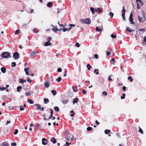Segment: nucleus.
I'll use <instances>...</instances> for the list:
<instances>
[{
    "label": "nucleus",
    "mask_w": 146,
    "mask_h": 146,
    "mask_svg": "<svg viewBox=\"0 0 146 146\" xmlns=\"http://www.w3.org/2000/svg\"><path fill=\"white\" fill-rule=\"evenodd\" d=\"M137 9H139L140 8V6H141L140 5H139V3H137Z\"/></svg>",
    "instance_id": "052dcab7"
},
{
    "label": "nucleus",
    "mask_w": 146,
    "mask_h": 146,
    "mask_svg": "<svg viewBox=\"0 0 146 146\" xmlns=\"http://www.w3.org/2000/svg\"><path fill=\"white\" fill-rule=\"evenodd\" d=\"M18 132V130L17 129H16L15 130V131L14 132V134L15 135H16L17 134Z\"/></svg>",
    "instance_id": "37998d69"
},
{
    "label": "nucleus",
    "mask_w": 146,
    "mask_h": 146,
    "mask_svg": "<svg viewBox=\"0 0 146 146\" xmlns=\"http://www.w3.org/2000/svg\"><path fill=\"white\" fill-rule=\"evenodd\" d=\"M122 11H123V12H125V11H126L125 10V7L124 6H123V7Z\"/></svg>",
    "instance_id": "338daca9"
},
{
    "label": "nucleus",
    "mask_w": 146,
    "mask_h": 146,
    "mask_svg": "<svg viewBox=\"0 0 146 146\" xmlns=\"http://www.w3.org/2000/svg\"><path fill=\"white\" fill-rule=\"evenodd\" d=\"M96 11H98L99 13H100L101 12V10L99 8H98L97 10H96Z\"/></svg>",
    "instance_id": "58836bf2"
},
{
    "label": "nucleus",
    "mask_w": 146,
    "mask_h": 146,
    "mask_svg": "<svg viewBox=\"0 0 146 146\" xmlns=\"http://www.w3.org/2000/svg\"><path fill=\"white\" fill-rule=\"evenodd\" d=\"M54 109L55 111H59V109L58 107L56 106L54 107Z\"/></svg>",
    "instance_id": "c756f323"
},
{
    "label": "nucleus",
    "mask_w": 146,
    "mask_h": 146,
    "mask_svg": "<svg viewBox=\"0 0 146 146\" xmlns=\"http://www.w3.org/2000/svg\"><path fill=\"white\" fill-rule=\"evenodd\" d=\"M109 15L111 17H113V14L111 12H110Z\"/></svg>",
    "instance_id": "de8ad7c7"
},
{
    "label": "nucleus",
    "mask_w": 146,
    "mask_h": 146,
    "mask_svg": "<svg viewBox=\"0 0 146 146\" xmlns=\"http://www.w3.org/2000/svg\"><path fill=\"white\" fill-rule=\"evenodd\" d=\"M29 67H27L26 68H25L24 69V70L25 72H28V71L29 70Z\"/></svg>",
    "instance_id": "8fccbe9b"
},
{
    "label": "nucleus",
    "mask_w": 146,
    "mask_h": 146,
    "mask_svg": "<svg viewBox=\"0 0 146 146\" xmlns=\"http://www.w3.org/2000/svg\"><path fill=\"white\" fill-rule=\"evenodd\" d=\"M26 81L24 80H23L22 79H21L20 81H19V82L21 83H23L24 82H26Z\"/></svg>",
    "instance_id": "a878e982"
},
{
    "label": "nucleus",
    "mask_w": 146,
    "mask_h": 146,
    "mask_svg": "<svg viewBox=\"0 0 146 146\" xmlns=\"http://www.w3.org/2000/svg\"><path fill=\"white\" fill-rule=\"evenodd\" d=\"M61 30H62L63 32H65L66 31H67V29L65 28L64 27L62 29H61Z\"/></svg>",
    "instance_id": "ea45409f"
},
{
    "label": "nucleus",
    "mask_w": 146,
    "mask_h": 146,
    "mask_svg": "<svg viewBox=\"0 0 146 146\" xmlns=\"http://www.w3.org/2000/svg\"><path fill=\"white\" fill-rule=\"evenodd\" d=\"M78 98H75L74 99L73 102V104H74L76 103H78Z\"/></svg>",
    "instance_id": "2eb2a0df"
},
{
    "label": "nucleus",
    "mask_w": 146,
    "mask_h": 146,
    "mask_svg": "<svg viewBox=\"0 0 146 146\" xmlns=\"http://www.w3.org/2000/svg\"><path fill=\"white\" fill-rule=\"evenodd\" d=\"M2 56L5 58H8L10 57V53L7 52H4L2 54Z\"/></svg>",
    "instance_id": "f03ea898"
},
{
    "label": "nucleus",
    "mask_w": 146,
    "mask_h": 146,
    "mask_svg": "<svg viewBox=\"0 0 146 146\" xmlns=\"http://www.w3.org/2000/svg\"><path fill=\"white\" fill-rule=\"evenodd\" d=\"M7 89V88H4V87H0V90H6Z\"/></svg>",
    "instance_id": "6e6d98bb"
},
{
    "label": "nucleus",
    "mask_w": 146,
    "mask_h": 146,
    "mask_svg": "<svg viewBox=\"0 0 146 146\" xmlns=\"http://www.w3.org/2000/svg\"><path fill=\"white\" fill-rule=\"evenodd\" d=\"M52 44V43H51L50 42H46L44 43V45L45 46H50Z\"/></svg>",
    "instance_id": "f3484780"
},
{
    "label": "nucleus",
    "mask_w": 146,
    "mask_h": 146,
    "mask_svg": "<svg viewBox=\"0 0 146 146\" xmlns=\"http://www.w3.org/2000/svg\"><path fill=\"white\" fill-rule=\"evenodd\" d=\"M112 75H110V76H109L108 79V80L109 81H111V80L112 79L111 78V77H112Z\"/></svg>",
    "instance_id": "79ce46f5"
},
{
    "label": "nucleus",
    "mask_w": 146,
    "mask_h": 146,
    "mask_svg": "<svg viewBox=\"0 0 146 146\" xmlns=\"http://www.w3.org/2000/svg\"><path fill=\"white\" fill-rule=\"evenodd\" d=\"M53 115L51 114V115L49 117L48 119H47L46 118V117L45 114H44L43 115V117H44V120H47V119L48 120H49V119L52 118L53 117V115Z\"/></svg>",
    "instance_id": "9d476101"
},
{
    "label": "nucleus",
    "mask_w": 146,
    "mask_h": 146,
    "mask_svg": "<svg viewBox=\"0 0 146 146\" xmlns=\"http://www.w3.org/2000/svg\"><path fill=\"white\" fill-rule=\"evenodd\" d=\"M1 70L2 73H5L6 72V69L5 68V67H2L1 68Z\"/></svg>",
    "instance_id": "dca6fc26"
},
{
    "label": "nucleus",
    "mask_w": 146,
    "mask_h": 146,
    "mask_svg": "<svg viewBox=\"0 0 146 146\" xmlns=\"http://www.w3.org/2000/svg\"><path fill=\"white\" fill-rule=\"evenodd\" d=\"M19 30H17L15 31V35H18L19 34Z\"/></svg>",
    "instance_id": "3c124183"
},
{
    "label": "nucleus",
    "mask_w": 146,
    "mask_h": 146,
    "mask_svg": "<svg viewBox=\"0 0 146 146\" xmlns=\"http://www.w3.org/2000/svg\"><path fill=\"white\" fill-rule=\"evenodd\" d=\"M51 38L50 37H48L47 38V40H48V42H50L51 40Z\"/></svg>",
    "instance_id": "49530a36"
},
{
    "label": "nucleus",
    "mask_w": 146,
    "mask_h": 146,
    "mask_svg": "<svg viewBox=\"0 0 146 146\" xmlns=\"http://www.w3.org/2000/svg\"><path fill=\"white\" fill-rule=\"evenodd\" d=\"M48 141L45 138H43L42 139V143L43 145H46L48 143Z\"/></svg>",
    "instance_id": "0eeeda50"
},
{
    "label": "nucleus",
    "mask_w": 146,
    "mask_h": 146,
    "mask_svg": "<svg viewBox=\"0 0 146 146\" xmlns=\"http://www.w3.org/2000/svg\"><path fill=\"white\" fill-rule=\"evenodd\" d=\"M111 37L112 38H115L116 37V36L113 34H111Z\"/></svg>",
    "instance_id": "f704fd0d"
},
{
    "label": "nucleus",
    "mask_w": 146,
    "mask_h": 146,
    "mask_svg": "<svg viewBox=\"0 0 146 146\" xmlns=\"http://www.w3.org/2000/svg\"><path fill=\"white\" fill-rule=\"evenodd\" d=\"M110 131L109 130L106 129L105 131V133L106 134H109Z\"/></svg>",
    "instance_id": "c85d7f7f"
},
{
    "label": "nucleus",
    "mask_w": 146,
    "mask_h": 146,
    "mask_svg": "<svg viewBox=\"0 0 146 146\" xmlns=\"http://www.w3.org/2000/svg\"><path fill=\"white\" fill-rule=\"evenodd\" d=\"M82 91L83 93L84 94H86V91L85 90H82Z\"/></svg>",
    "instance_id": "bf43d9fd"
},
{
    "label": "nucleus",
    "mask_w": 146,
    "mask_h": 146,
    "mask_svg": "<svg viewBox=\"0 0 146 146\" xmlns=\"http://www.w3.org/2000/svg\"><path fill=\"white\" fill-rule=\"evenodd\" d=\"M19 57V54L18 52H15L13 54V57L15 60L18 59Z\"/></svg>",
    "instance_id": "20e7f679"
},
{
    "label": "nucleus",
    "mask_w": 146,
    "mask_h": 146,
    "mask_svg": "<svg viewBox=\"0 0 146 146\" xmlns=\"http://www.w3.org/2000/svg\"><path fill=\"white\" fill-rule=\"evenodd\" d=\"M51 141L53 143H55L56 142V139L54 137H52L51 139Z\"/></svg>",
    "instance_id": "aec40b11"
},
{
    "label": "nucleus",
    "mask_w": 146,
    "mask_h": 146,
    "mask_svg": "<svg viewBox=\"0 0 146 146\" xmlns=\"http://www.w3.org/2000/svg\"><path fill=\"white\" fill-rule=\"evenodd\" d=\"M49 82H46L44 84V86L46 88H48L49 86Z\"/></svg>",
    "instance_id": "ddd939ff"
},
{
    "label": "nucleus",
    "mask_w": 146,
    "mask_h": 146,
    "mask_svg": "<svg viewBox=\"0 0 146 146\" xmlns=\"http://www.w3.org/2000/svg\"><path fill=\"white\" fill-rule=\"evenodd\" d=\"M24 108H23V106H21L20 107V111H23L24 110Z\"/></svg>",
    "instance_id": "09e8293b"
},
{
    "label": "nucleus",
    "mask_w": 146,
    "mask_h": 146,
    "mask_svg": "<svg viewBox=\"0 0 146 146\" xmlns=\"http://www.w3.org/2000/svg\"><path fill=\"white\" fill-rule=\"evenodd\" d=\"M122 95H123V96H121V99H123L125 98V94H123Z\"/></svg>",
    "instance_id": "5fc2aeb1"
},
{
    "label": "nucleus",
    "mask_w": 146,
    "mask_h": 146,
    "mask_svg": "<svg viewBox=\"0 0 146 146\" xmlns=\"http://www.w3.org/2000/svg\"><path fill=\"white\" fill-rule=\"evenodd\" d=\"M72 88L73 89V91H74V92H76L77 91H78V89H76V90L75 89H74V87H72Z\"/></svg>",
    "instance_id": "e2e57ef3"
},
{
    "label": "nucleus",
    "mask_w": 146,
    "mask_h": 146,
    "mask_svg": "<svg viewBox=\"0 0 146 146\" xmlns=\"http://www.w3.org/2000/svg\"><path fill=\"white\" fill-rule=\"evenodd\" d=\"M68 26H70V27H75V25H74L72 24H69L68 25Z\"/></svg>",
    "instance_id": "13d9d810"
},
{
    "label": "nucleus",
    "mask_w": 146,
    "mask_h": 146,
    "mask_svg": "<svg viewBox=\"0 0 146 146\" xmlns=\"http://www.w3.org/2000/svg\"><path fill=\"white\" fill-rule=\"evenodd\" d=\"M76 46L78 47H79L80 46V44L78 42L76 43Z\"/></svg>",
    "instance_id": "680f3d73"
},
{
    "label": "nucleus",
    "mask_w": 146,
    "mask_h": 146,
    "mask_svg": "<svg viewBox=\"0 0 146 146\" xmlns=\"http://www.w3.org/2000/svg\"><path fill=\"white\" fill-rule=\"evenodd\" d=\"M31 94L30 93H29V92H27L26 93V95L27 96H28V95H29L30 96H31Z\"/></svg>",
    "instance_id": "69168bd1"
},
{
    "label": "nucleus",
    "mask_w": 146,
    "mask_h": 146,
    "mask_svg": "<svg viewBox=\"0 0 146 146\" xmlns=\"http://www.w3.org/2000/svg\"><path fill=\"white\" fill-rule=\"evenodd\" d=\"M57 71L58 72H60L62 71V69L61 68H58L57 69Z\"/></svg>",
    "instance_id": "603ef678"
},
{
    "label": "nucleus",
    "mask_w": 146,
    "mask_h": 146,
    "mask_svg": "<svg viewBox=\"0 0 146 146\" xmlns=\"http://www.w3.org/2000/svg\"><path fill=\"white\" fill-rule=\"evenodd\" d=\"M61 77H58V78H57V79H56V80L58 82H60L61 80Z\"/></svg>",
    "instance_id": "473e14b6"
},
{
    "label": "nucleus",
    "mask_w": 146,
    "mask_h": 146,
    "mask_svg": "<svg viewBox=\"0 0 146 146\" xmlns=\"http://www.w3.org/2000/svg\"><path fill=\"white\" fill-rule=\"evenodd\" d=\"M96 31H100L101 32H102V30L100 28H99L98 27H96Z\"/></svg>",
    "instance_id": "bb28decb"
},
{
    "label": "nucleus",
    "mask_w": 146,
    "mask_h": 146,
    "mask_svg": "<svg viewBox=\"0 0 146 146\" xmlns=\"http://www.w3.org/2000/svg\"><path fill=\"white\" fill-rule=\"evenodd\" d=\"M12 65L11 66L12 67H15L16 66V63L15 62H12Z\"/></svg>",
    "instance_id": "4c0bfd02"
},
{
    "label": "nucleus",
    "mask_w": 146,
    "mask_h": 146,
    "mask_svg": "<svg viewBox=\"0 0 146 146\" xmlns=\"http://www.w3.org/2000/svg\"><path fill=\"white\" fill-rule=\"evenodd\" d=\"M22 88V87L21 86H19L17 88V91L18 92H19V90Z\"/></svg>",
    "instance_id": "2f4dec72"
},
{
    "label": "nucleus",
    "mask_w": 146,
    "mask_h": 146,
    "mask_svg": "<svg viewBox=\"0 0 146 146\" xmlns=\"http://www.w3.org/2000/svg\"><path fill=\"white\" fill-rule=\"evenodd\" d=\"M116 135L118 137H120V135L119 134V133H117L116 134Z\"/></svg>",
    "instance_id": "0e129e2a"
},
{
    "label": "nucleus",
    "mask_w": 146,
    "mask_h": 146,
    "mask_svg": "<svg viewBox=\"0 0 146 146\" xmlns=\"http://www.w3.org/2000/svg\"><path fill=\"white\" fill-rule=\"evenodd\" d=\"M139 132H140L141 133L143 134V131L140 128V127H139Z\"/></svg>",
    "instance_id": "e433bc0d"
},
{
    "label": "nucleus",
    "mask_w": 146,
    "mask_h": 146,
    "mask_svg": "<svg viewBox=\"0 0 146 146\" xmlns=\"http://www.w3.org/2000/svg\"><path fill=\"white\" fill-rule=\"evenodd\" d=\"M11 145L13 146H16L17 145V143L15 142L12 143Z\"/></svg>",
    "instance_id": "c03bdc74"
},
{
    "label": "nucleus",
    "mask_w": 146,
    "mask_h": 146,
    "mask_svg": "<svg viewBox=\"0 0 146 146\" xmlns=\"http://www.w3.org/2000/svg\"><path fill=\"white\" fill-rule=\"evenodd\" d=\"M0 146H9V145L7 143L5 142L1 144Z\"/></svg>",
    "instance_id": "f8f14e48"
},
{
    "label": "nucleus",
    "mask_w": 146,
    "mask_h": 146,
    "mask_svg": "<svg viewBox=\"0 0 146 146\" xmlns=\"http://www.w3.org/2000/svg\"><path fill=\"white\" fill-rule=\"evenodd\" d=\"M87 68H88V69L89 70H90V69L92 68V67L90 66V64H87L86 66Z\"/></svg>",
    "instance_id": "b1692460"
},
{
    "label": "nucleus",
    "mask_w": 146,
    "mask_h": 146,
    "mask_svg": "<svg viewBox=\"0 0 146 146\" xmlns=\"http://www.w3.org/2000/svg\"><path fill=\"white\" fill-rule=\"evenodd\" d=\"M61 101L63 104H66L68 102V100L67 99H63Z\"/></svg>",
    "instance_id": "4468645a"
},
{
    "label": "nucleus",
    "mask_w": 146,
    "mask_h": 146,
    "mask_svg": "<svg viewBox=\"0 0 146 146\" xmlns=\"http://www.w3.org/2000/svg\"><path fill=\"white\" fill-rule=\"evenodd\" d=\"M27 102L31 104H33L34 103L33 102L31 99L28 100Z\"/></svg>",
    "instance_id": "5701e85b"
},
{
    "label": "nucleus",
    "mask_w": 146,
    "mask_h": 146,
    "mask_svg": "<svg viewBox=\"0 0 146 146\" xmlns=\"http://www.w3.org/2000/svg\"><path fill=\"white\" fill-rule=\"evenodd\" d=\"M80 22L82 24H90L91 21L89 18H86L85 19H80Z\"/></svg>",
    "instance_id": "f257e3e1"
},
{
    "label": "nucleus",
    "mask_w": 146,
    "mask_h": 146,
    "mask_svg": "<svg viewBox=\"0 0 146 146\" xmlns=\"http://www.w3.org/2000/svg\"><path fill=\"white\" fill-rule=\"evenodd\" d=\"M33 32L36 33H38L39 31H38L37 30H36L34 29H33Z\"/></svg>",
    "instance_id": "c9c22d12"
},
{
    "label": "nucleus",
    "mask_w": 146,
    "mask_h": 146,
    "mask_svg": "<svg viewBox=\"0 0 146 146\" xmlns=\"http://www.w3.org/2000/svg\"><path fill=\"white\" fill-rule=\"evenodd\" d=\"M38 53V52L36 50L35 51H33L31 52V57L32 58L34 57L35 56L36 54H37Z\"/></svg>",
    "instance_id": "423d86ee"
},
{
    "label": "nucleus",
    "mask_w": 146,
    "mask_h": 146,
    "mask_svg": "<svg viewBox=\"0 0 146 146\" xmlns=\"http://www.w3.org/2000/svg\"><path fill=\"white\" fill-rule=\"evenodd\" d=\"M136 35H139V34H141V33L140 32V31H139V30H137L136 31Z\"/></svg>",
    "instance_id": "72a5a7b5"
},
{
    "label": "nucleus",
    "mask_w": 146,
    "mask_h": 146,
    "mask_svg": "<svg viewBox=\"0 0 146 146\" xmlns=\"http://www.w3.org/2000/svg\"><path fill=\"white\" fill-rule=\"evenodd\" d=\"M50 113H51V114L53 115V110L52 109H50Z\"/></svg>",
    "instance_id": "774afa93"
},
{
    "label": "nucleus",
    "mask_w": 146,
    "mask_h": 146,
    "mask_svg": "<svg viewBox=\"0 0 146 146\" xmlns=\"http://www.w3.org/2000/svg\"><path fill=\"white\" fill-rule=\"evenodd\" d=\"M90 10L91 11L92 13L93 14H94V8H93L92 7H90Z\"/></svg>",
    "instance_id": "7c9ffc66"
},
{
    "label": "nucleus",
    "mask_w": 146,
    "mask_h": 146,
    "mask_svg": "<svg viewBox=\"0 0 146 146\" xmlns=\"http://www.w3.org/2000/svg\"><path fill=\"white\" fill-rule=\"evenodd\" d=\"M128 79H130V81H132L133 80V79H132V77L131 76H129L128 77Z\"/></svg>",
    "instance_id": "864d4df0"
},
{
    "label": "nucleus",
    "mask_w": 146,
    "mask_h": 146,
    "mask_svg": "<svg viewBox=\"0 0 146 146\" xmlns=\"http://www.w3.org/2000/svg\"><path fill=\"white\" fill-rule=\"evenodd\" d=\"M102 94H104L105 95V96H107V93L106 92V91H104V92H103Z\"/></svg>",
    "instance_id": "4d7b16f0"
},
{
    "label": "nucleus",
    "mask_w": 146,
    "mask_h": 146,
    "mask_svg": "<svg viewBox=\"0 0 146 146\" xmlns=\"http://www.w3.org/2000/svg\"><path fill=\"white\" fill-rule=\"evenodd\" d=\"M34 106L36 110H38L41 109V105L39 104H35Z\"/></svg>",
    "instance_id": "6e6552de"
},
{
    "label": "nucleus",
    "mask_w": 146,
    "mask_h": 146,
    "mask_svg": "<svg viewBox=\"0 0 146 146\" xmlns=\"http://www.w3.org/2000/svg\"><path fill=\"white\" fill-rule=\"evenodd\" d=\"M92 128L91 127H88L87 128V129L88 131H90L92 130Z\"/></svg>",
    "instance_id": "a19ab883"
},
{
    "label": "nucleus",
    "mask_w": 146,
    "mask_h": 146,
    "mask_svg": "<svg viewBox=\"0 0 146 146\" xmlns=\"http://www.w3.org/2000/svg\"><path fill=\"white\" fill-rule=\"evenodd\" d=\"M136 2H137V4L139 3L140 6H142L143 5V3L141 0H136Z\"/></svg>",
    "instance_id": "9b49d317"
},
{
    "label": "nucleus",
    "mask_w": 146,
    "mask_h": 146,
    "mask_svg": "<svg viewBox=\"0 0 146 146\" xmlns=\"http://www.w3.org/2000/svg\"><path fill=\"white\" fill-rule=\"evenodd\" d=\"M52 30L53 31L56 33V31L58 30L57 27L56 26L54 27Z\"/></svg>",
    "instance_id": "a211bd4d"
},
{
    "label": "nucleus",
    "mask_w": 146,
    "mask_h": 146,
    "mask_svg": "<svg viewBox=\"0 0 146 146\" xmlns=\"http://www.w3.org/2000/svg\"><path fill=\"white\" fill-rule=\"evenodd\" d=\"M66 139L67 140H70L71 141H72L74 140V136L68 134L66 138Z\"/></svg>",
    "instance_id": "39448f33"
},
{
    "label": "nucleus",
    "mask_w": 146,
    "mask_h": 146,
    "mask_svg": "<svg viewBox=\"0 0 146 146\" xmlns=\"http://www.w3.org/2000/svg\"><path fill=\"white\" fill-rule=\"evenodd\" d=\"M142 17H140L139 16H138V19L139 22H143L146 20V19L145 18V15H144V13H142Z\"/></svg>",
    "instance_id": "7ed1b4c3"
},
{
    "label": "nucleus",
    "mask_w": 146,
    "mask_h": 146,
    "mask_svg": "<svg viewBox=\"0 0 146 146\" xmlns=\"http://www.w3.org/2000/svg\"><path fill=\"white\" fill-rule=\"evenodd\" d=\"M126 28H127L126 30L127 31H129V32H132V31H135L134 30H131V29H130V28H129L127 26H126Z\"/></svg>",
    "instance_id": "6ab92c4d"
},
{
    "label": "nucleus",
    "mask_w": 146,
    "mask_h": 146,
    "mask_svg": "<svg viewBox=\"0 0 146 146\" xmlns=\"http://www.w3.org/2000/svg\"><path fill=\"white\" fill-rule=\"evenodd\" d=\"M51 92L54 96H55L56 95V93L55 90H52Z\"/></svg>",
    "instance_id": "cd10ccee"
},
{
    "label": "nucleus",
    "mask_w": 146,
    "mask_h": 146,
    "mask_svg": "<svg viewBox=\"0 0 146 146\" xmlns=\"http://www.w3.org/2000/svg\"><path fill=\"white\" fill-rule=\"evenodd\" d=\"M139 30L141 33V34H142L143 33V32L145 31V29L144 28L141 29H139Z\"/></svg>",
    "instance_id": "4be33fe9"
},
{
    "label": "nucleus",
    "mask_w": 146,
    "mask_h": 146,
    "mask_svg": "<svg viewBox=\"0 0 146 146\" xmlns=\"http://www.w3.org/2000/svg\"><path fill=\"white\" fill-rule=\"evenodd\" d=\"M52 5V3L51 2H49L47 4V6L50 7H51Z\"/></svg>",
    "instance_id": "412c9836"
},
{
    "label": "nucleus",
    "mask_w": 146,
    "mask_h": 146,
    "mask_svg": "<svg viewBox=\"0 0 146 146\" xmlns=\"http://www.w3.org/2000/svg\"><path fill=\"white\" fill-rule=\"evenodd\" d=\"M70 144V143H68L67 142H66V144L64 145V146H68Z\"/></svg>",
    "instance_id": "a18cd8bd"
},
{
    "label": "nucleus",
    "mask_w": 146,
    "mask_h": 146,
    "mask_svg": "<svg viewBox=\"0 0 146 146\" xmlns=\"http://www.w3.org/2000/svg\"><path fill=\"white\" fill-rule=\"evenodd\" d=\"M44 103L45 104H47L48 102L49 101V100L47 98H45L44 99Z\"/></svg>",
    "instance_id": "393cba45"
},
{
    "label": "nucleus",
    "mask_w": 146,
    "mask_h": 146,
    "mask_svg": "<svg viewBox=\"0 0 146 146\" xmlns=\"http://www.w3.org/2000/svg\"><path fill=\"white\" fill-rule=\"evenodd\" d=\"M129 20L131 24H133V19L132 18V14L131 12L130 15L129 17Z\"/></svg>",
    "instance_id": "1a4fd4ad"
}]
</instances>
